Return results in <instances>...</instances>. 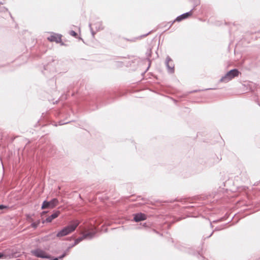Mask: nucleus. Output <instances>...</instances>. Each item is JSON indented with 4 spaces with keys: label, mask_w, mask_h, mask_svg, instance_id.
<instances>
[{
    "label": "nucleus",
    "mask_w": 260,
    "mask_h": 260,
    "mask_svg": "<svg viewBox=\"0 0 260 260\" xmlns=\"http://www.w3.org/2000/svg\"><path fill=\"white\" fill-rule=\"evenodd\" d=\"M191 15V12L184 13V14H182L181 15L177 17V18L176 19V20L177 21H180L182 20L187 18V17L190 16Z\"/></svg>",
    "instance_id": "10"
},
{
    "label": "nucleus",
    "mask_w": 260,
    "mask_h": 260,
    "mask_svg": "<svg viewBox=\"0 0 260 260\" xmlns=\"http://www.w3.org/2000/svg\"><path fill=\"white\" fill-rule=\"evenodd\" d=\"M6 208L5 206H3V205H0V209H4Z\"/></svg>",
    "instance_id": "15"
},
{
    "label": "nucleus",
    "mask_w": 260,
    "mask_h": 260,
    "mask_svg": "<svg viewBox=\"0 0 260 260\" xmlns=\"http://www.w3.org/2000/svg\"><path fill=\"white\" fill-rule=\"evenodd\" d=\"M47 39L50 42L59 43L61 41V35L55 33H51L50 36L47 37Z\"/></svg>",
    "instance_id": "5"
},
{
    "label": "nucleus",
    "mask_w": 260,
    "mask_h": 260,
    "mask_svg": "<svg viewBox=\"0 0 260 260\" xmlns=\"http://www.w3.org/2000/svg\"><path fill=\"white\" fill-rule=\"evenodd\" d=\"M32 226H33V227H34V228H36V227H37V224H35V223H32Z\"/></svg>",
    "instance_id": "16"
},
{
    "label": "nucleus",
    "mask_w": 260,
    "mask_h": 260,
    "mask_svg": "<svg viewBox=\"0 0 260 260\" xmlns=\"http://www.w3.org/2000/svg\"><path fill=\"white\" fill-rule=\"evenodd\" d=\"M239 74V72L237 69L232 70L228 72L224 76L222 77L220 79V81L225 83L228 82L235 77H237Z\"/></svg>",
    "instance_id": "2"
},
{
    "label": "nucleus",
    "mask_w": 260,
    "mask_h": 260,
    "mask_svg": "<svg viewBox=\"0 0 260 260\" xmlns=\"http://www.w3.org/2000/svg\"><path fill=\"white\" fill-rule=\"evenodd\" d=\"M31 253L32 255H35L37 257L42 258H50V256L49 254H48L46 252L44 251L43 250L38 248L35 250H32L31 251Z\"/></svg>",
    "instance_id": "3"
},
{
    "label": "nucleus",
    "mask_w": 260,
    "mask_h": 260,
    "mask_svg": "<svg viewBox=\"0 0 260 260\" xmlns=\"http://www.w3.org/2000/svg\"><path fill=\"white\" fill-rule=\"evenodd\" d=\"M86 236H84V235H83L82 237H79L78 238H77L75 241V243H74V245H77V244H78L79 242H80L81 241H82L83 240L86 239L85 238V237Z\"/></svg>",
    "instance_id": "12"
},
{
    "label": "nucleus",
    "mask_w": 260,
    "mask_h": 260,
    "mask_svg": "<svg viewBox=\"0 0 260 260\" xmlns=\"http://www.w3.org/2000/svg\"><path fill=\"white\" fill-rule=\"evenodd\" d=\"M146 216L145 214L142 213H139L136 214L134 217V220L136 222L140 221L146 219Z\"/></svg>",
    "instance_id": "8"
},
{
    "label": "nucleus",
    "mask_w": 260,
    "mask_h": 260,
    "mask_svg": "<svg viewBox=\"0 0 260 260\" xmlns=\"http://www.w3.org/2000/svg\"><path fill=\"white\" fill-rule=\"evenodd\" d=\"M64 256H65V254H63L62 255L60 256V257H59L58 258H61L63 257Z\"/></svg>",
    "instance_id": "17"
},
{
    "label": "nucleus",
    "mask_w": 260,
    "mask_h": 260,
    "mask_svg": "<svg viewBox=\"0 0 260 260\" xmlns=\"http://www.w3.org/2000/svg\"><path fill=\"white\" fill-rule=\"evenodd\" d=\"M60 214V211H55L54 213H53L51 216L47 217L46 219V222H50L52 221V220L56 217H57Z\"/></svg>",
    "instance_id": "9"
},
{
    "label": "nucleus",
    "mask_w": 260,
    "mask_h": 260,
    "mask_svg": "<svg viewBox=\"0 0 260 260\" xmlns=\"http://www.w3.org/2000/svg\"><path fill=\"white\" fill-rule=\"evenodd\" d=\"M70 34L71 36H74V37H76L77 35V33L75 31H73V30L70 31Z\"/></svg>",
    "instance_id": "13"
},
{
    "label": "nucleus",
    "mask_w": 260,
    "mask_h": 260,
    "mask_svg": "<svg viewBox=\"0 0 260 260\" xmlns=\"http://www.w3.org/2000/svg\"><path fill=\"white\" fill-rule=\"evenodd\" d=\"M79 224V222L78 220L72 222L70 224L59 231L56 234V237L60 238L70 234L75 230Z\"/></svg>",
    "instance_id": "1"
},
{
    "label": "nucleus",
    "mask_w": 260,
    "mask_h": 260,
    "mask_svg": "<svg viewBox=\"0 0 260 260\" xmlns=\"http://www.w3.org/2000/svg\"><path fill=\"white\" fill-rule=\"evenodd\" d=\"M58 204V201L56 199H53L49 202L45 201L43 203L41 208L42 209L46 208L52 209L57 206Z\"/></svg>",
    "instance_id": "4"
},
{
    "label": "nucleus",
    "mask_w": 260,
    "mask_h": 260,
    "mask_svg": "<svg viewBox=\"0 0 260 260\" xmlns=\"http://www.w3.org/2000/svg\"><path fill=\"white\" fill-rule=\"evenodd\" d=\"M89 26H90V27L91 31H92V30H92V26H91V24H89ZM92 35H93H93H94L93 32H92Z\"/></svg>",
    "instance_id": "14"
},
{
    "label": "nucleus",
    "mask_w": 260,
    "mask_h": 260,
    "mask_svg": "<svg viewBox=\"0 0 260 260\" xmlns=\"http://www.w3.org/2000/svg\"><path fill=\"white\" fill-rule=\"evenodd\" d=\"M166 65L167 66L168 71L172 73L174 71V64H173V61L172 59L168 57L166 59Z\"/></svg>",
    "instance_id": "7"
},
{
    "label": "nucleus",
    "mask_w": 260,
    "mask_h": 260,
    "mask_svg": "<svg viewBox=\"0 0 260 260\" xmlns=\"http://www.w3.org/2000/svg\"><path fill=\"white\" fill-rule=\"evenodd\" d=\"M9 251L6 250L4 253H0V258L4 257L5 258H12L15 257H17L16 253L13 251H11V252H9Z\"/></svg>",
    "instance_id": "6"
},
{
    "label": "nucleus",
    "mask_w": 260,
    "mask_h": 260,
    "mask_svg": "<svg viewBox=\"0 0 260 260\" xmlns=\"http://www.w3.org/2000/svg\"><path fill=\"white\" fill-rule=\"evenodd\" d=\"M96 233V232L95 231H92V232H89L86 234H84L83 235H84V236H86L85 237L86 239H91L94 236Z\"/></svg>",
    "instance_id": "11"
},
{
    "label": "nucleus",
    "mask_w": 260,
    "mask_h": 260,
    "mask_svg": "<svg viewBox=\"0 0 260 260\" xmlns=\"http://www.w3.org/2000/svg\"><path fill=\"white\" fill-rule=\"evenodd\" d=\"M59 258H55L53 260H58Z\"/></svg>",
    "instance_id": "18"
}]
</instances>
